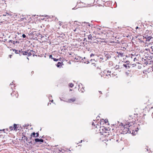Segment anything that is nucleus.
<instances>
[{"label": "nucleus", "instance_id": "nucleus-26", "mask_svg": "<svg viewBox=\"0 0 153 153\" xmlns=\"http://www.w3.org/2000/svg\"><path fill=\"white\" fill-rule=\"evenodd\" d=\"M86 27H87V26H88V27H90V24L88 23H86Z\"/></svg>", "mask_w": 153, "mask_h": 153}, {"label": "nucleus", "instance_id": "nucleus-4", "mask_svg": "<svg viewBox=\"0 0 153 153\" xmlns=\"http://www.w3.org/2000/svg\"><path fill=\"white\" fill-rule=\"evenodd\" d=\"M97 57L100 58L99 61L100 62H104V59L103 56L101 55H98Z\"/></svg>", "mask_w": 153, "mask_h": 153}, {"label": "nucleus", "instance_id": "nucleus-64", "mask_svg": "<svg viewBox=\"0 0 153 153\" xmlns=\"http://www.w3.org/2000/svg\"><path fill=\"white\" fill-rule=\"evenodd\" d=\"M74 9V8H73L72 9Z\"/></svg>", "mask_w": 153, "mask_h": 153}, {"label": "nucleus", "instance_id": "nucleus-55", "mask_svg": "<svg viewBox=\"0 0 153 153\" xmlns=\"http://www.w3.org/2000/svg\"><path fill=\"white\" fill-rule=\"evenodd\" d=\"M99 92L102 94V92L101 91H99Z\"/></svg>", "mask_w": 153, "mask_h": 153}, {"label": "nucleus", "instance_id": "nucleus-38", "mask_svg": "<svg viewBox=\"0 0 153 153\" xmlns=\"http://www.w3.org/2000/svg\"><path fill=\"white\" fill-rule=\"evenodd\" d=\"M12 83H10V86H11V88H12V85H13V82H12Z\"/></svg>", "mask_w": 153, "mask_h": 153}, {"label": "nucleus", "instance_id": "nucleus-43", "mask_svg": "<svg viewBox=\"0 0 153 153\" xmlns=\"http://www.w3.org/2000/svg\"><path fill=\"white\" fill-rule=\"evenodd\" d=\"M89 35V34H88V33H85V36H87V35Z\"/></svg>", "mask_w": 153, "mask_h": 153}, {"label": "nucleus", "instance_id": "nucleus-41", "mask_svg": "<svg viewBox=\"0 0 153 153\" xmlns=\"http://www.w3.org/2000/svg\"><path fill=\"white\" fill-rule=\"evenodd\" d=\"M83 45H82V46H85V45L86 44V43H85V42H83Z\"/></svg>", "mask_w": 153, "mask_h": 153}, {"label": "nucleus", "instance_id": "nucleus-57", "mask_svg": "<svg viewBox=\"0 0 153 153\" xmlns=\"http://www.w3.org/2000/svg\"><path fill=\"white\" fill-rule=\"evenodd\" d=\"M30 51L33 52V50H31V51Z\"/></svg>", "mask_w": 153, "mask_h": 153}, {"label": "nucleus", "instance_id": "nucleus-35", "mask_svg": "<svg viewBox=\"0 0 153 153\" xmlns=\"http://www.w3.org/2000/svg\"><path fill=\"white\" fill-rule=\"evenodd\" d=\"M49 58H51L52 59V58H53L52 57V55H49Z\"/></svg>", "mask_w": 153, "mask_h": 153}, {"label": "nucleus", "instance_id": "nucleus-39", "mask_svg": "<svg viewBox=\"0 0 153 153\" xmlns=\"http://www.w3.org/2000/svg\"><path fill=\"white\" fill-rule=\"evenodd\" d=\"M32 140H31L30 141H28V143H29V144H32Z\"/></svg>", "mask_w": 153, "mask_h": 153}, {"label": "nucleus", "instance_id": "nucleus-46", "mask_svg": "<svg viewBox=\"0 0 153 153\" xmlns=\"http://www.w3.org/2000/svg\"><path fill=\"white\" fill-rule=\"evenodd\" d=\"M82 140H81L80 141V142H79V143H82Z\"/></svg>", "mask_w": 153, "mask_h": 153}, {"label": "nucleus", "instance_id": "nucleus-63", "mask_svg": "<svg viewBox=\"0 0 153 153\" xmlns=\"http://www.w3.org/2000/svg\"><path fill=\"white\" fill-rule=\"evenodd\" d=\"M70 91H72V90H71V89H70Z\"/></svg>", "mask_w": 153, "mask_h": 153}, {"label": "nucleus", "instance_id": "nucleus-54", "mask_svg": "<svg viewBox=\"0 0 153 153\" xmlns=\"http://www.w3.org/2000/svg\"><path fill=\"white\" fill-rule=\"evenodd\" d=\"M12 55H10V57L11 58V56Z\"/></svg>", "mask_w": 153, "mask_h": 153}, {"label": "nucleus", "instance_id": "nucleus-22", "mask_svg": "<svg viewBox=\"0 0 153 153\" xmlns=\"http://www.w3.org/2000/svg\"><path fill=\"white\" fill-rule=\"evenodd\" d=\"M12 43H13V44L15 45L16 43H19V41H13Z\"/></svg>", "mask_w": 153, "mask_h": 153}, {"label": "nucleus", "instance_id": "nucleus-50", "mask_svg": "<svg viewBox=\"0 0 153 153\" xmlns=\"http://www.w3.org/2000/svg\"><path fill=\"white\" fill-rule=\"evenodd\" d=\"M99 117H97V120H98V118H99Z\"/></svg>", "mask_w": 153, "mask_h": 153}, {"label": "nucleus", "instance_id": "nucleus-28", "mask_svg": "<svg viewBox=\"0 0 153 153\" xmlns=\"http://www.w3.org/2000/svg\"><path fill=\"white\" fill-rule=\"evenodd\" d=\"M13 127L12 126L10 127V130H12L13 129H14L13 128Z\"/></svg>", "mask_w": 153, "mask_h": 153}, {"label": "nucleus", "instance_id": "nucleus-29", "mask_svg": "<svg viewBox=\"0 0 153 153\" xmlns=\"http://www.w3.org/2000/svg\"><path fill=\"white\" fill-rule=\"evenodd\" d=\"M22 37L23 38H25L26 37V35L25 34H23L22 35Z\"/></svg>", "mask_w": 153, "mask_h": 153}, {"label": "nucleus", "instance_id": "nucleus-58", "mask_svg": "<svg viewBox=\"0 0 153 153\" xmlns=\"http://www.w3.org/2000/svg\"><path fill=\"white\" fill-rule=\"evenodd\" d=\"M60 100H61V101H62V100L61 98H60Z\"/></svg>", "mask_w": 153, "mask_h": 153}, {"label": "nucleus", "instance_id": "nucleus-18", "mask_svg": "<svg viewBox=\"0 0 153 153\" xmlns=\"http://www.w3.org/2000/svg\"><path fill=\"white\" fill-rule=\"evenodd\" d=\"M21 52H22V54L23 55H27L28 53L27 51H21Z\"/></svg>", "mask_w": 153, "mask_h": 153}, {"label": "nucleus", "instance_id": "nucleus-49", "mask_svg": "<svg viewBox=\"0 0 153 153\" xmlns=\"http://www.w3.org/2000/svg\"><path fill=\"white\" fill-rule=\"evenodd\" d=\"M21 21L23 20V18H21Z\"/></svg>", "mask_w": 153, "mask_h": 153}, {"label": "nucleus", "instance_id": "nucleus-47", "mask_svg": "<svg viewBox=\"0 0 153 153\" xmlns=\"http://www.w3.org/2000/svg\"><path fill=\"white\" fill-rule=\"evenodd\" d=\"M136 59V58H135L134 59V61H135V59Z\"/></svg>", "mask_w": 153, "mask_h": 153}, {"label": "nucleus", "instance_id": "nucleus-51", "mask_svg": "<svg viewBox=\"0 0 153 153\" xmlns=\"http://www.w3.org/2000/svg\"><path fill=\"white\" fill-rule=\"evenodd\" d=\"M102 1H103V2H106L105 1L103 0H102Z\"/></svg>", "mask_w": 153, "mask_h": 153}, {"label": "nucleus", "instance_id": "nucleus-8", "mask_svg": "<svg viewBox=\"0 0 153 153\" xmlns=\"http://www.w3.org/2000/svg\"><path fill=\"white\" fill-rule=\"evenodd\" d=\"M13 51H14L15 53L16 54H18L19 53H20L21 52V51H22V50L21 49V50H19V51H18L17 50H16L15 49H13Z\"/></svg>", "mask_w": 153, "mask_h": 153}, {"label": "nucleus", "instance_id": "nucleus-12", "mask_svg": "<svg viewBox=\"0 0 153 153\" xmlns=\"http://www.w3.org/2000/svg\"><path fill=\"white\" fill-rule=\"evenodd\" d=\"M13 128V129L14 130L16 131L17 129L18 128V127H17V124H14Z\"/></svg>", "mask_w": 153, "mask_h": 153}, {"label": "nucleus", "instance_id": "nucleus-61", "mask_svg": "<svg viewBox=\"0 0 153 153\" xmlns=\"http://www.w3.org/2000/svg\"><path fill=\"white\" fill-rule=\"evenodd\" d=\"M29 140H30L29 141H30L31 140H30V139H29Z\"/></svg>", "mask_w": 153, "mask_h": 153}, {"label": "nucleus", "instance_id": "nucleus-15", "mask_svg": "<svg viewBox=\"0 0 153 153\" xmlns=\"http://www.w3.org/2000/svg\"><path fill=\"white\" fill-rule=\"evenodd\" d=\"M118 55L119 56H120L121 57H123V53L122 52H119L118 53Z\"/></svg>", "mask_w": 153, "mask_h": 153}, {"label": "nucleus", "instance_id": "nucleus-42", "mask_svg": "<svg viewBox=\"0 0 153 153\" xmlns=\"http://www.w3.org/2000/svg\"><path fill=\"white\" fill-rule=\"evenodd\" d=\"M32 137H31V136L30 137V139H29L30 140H33V139H32Z\"/></svg>", "mask_w": 153, "mask_h": 153}, {"label": "nucleus", "instance_id": "nucleus-1", "mask_svg": "<svg viewBox=\"0 0 153 153\" xmlns=\"http://www.w3.org/2000/svg\"><path fill=\"white\" fill-rule=\"evenodd\" d=\"M101 75V76L103 77L104 78L108 79L110 77H113L115 75V74H114L113 73H112L111 74H108V75H105L102 72Z\"/></svg>", "mask_w": 153, "mask_h": 153}, {"label": "nucleus", "instance_id": "nucleus-10", "mask_svg": "<svg viewBox=\"0 0 153 153\" xmlns=\"http://www.w3.org/2000/svg\"><path fill=\"white\" fill-rule=\"evenodd\" d=\"M87 36H88V39L89 40H92L93 38L91 34H89V35H87Z\"/></svg>", "mask_w": 153, "mask_h": 153}, {"label": "nucleus", "instance_id": "nucleus-6", "mask_svg": "<svg viewBox=\"0 0 153 153\" xmlns=\"http://www.w3.org/2000/svg\"><path fill=\"white\" fill-rule=\"evenodd\" d=\"M102 73L105 75H108V74H111V71H108L106 70H104V71L102 72Z\"/></svg>", "mask_w": 153, "mask_h": 153}, {"label": "nucleus", "instance_id": "nucleus-56", "mask_svg": "<svg viewBox=\"0 0 153 153\" xmlns=\"http://www.w3.org/2000/svg\"><path fill=\"white\" fill-rule=\"evenodd\" d=\"M27 59L28 60H29V58H28V57H27Z\"/></svg>", "mask_w": 153, "mask_h": 153}, {"label": "nucleus", "instance_id": "nucleus-20", "mask_svg": "<svg viewBox=\"0 0 153 153\" xmlns=\"http://www.w3.org/2000/svg\"><path fill=\"white\" fill-rule=\"evenodd\" d=\"M105 56L106 57L107 59H108L111 57V56L108 54H106L105 55Z\"/></svg>", "mask_w": 153, "mask_h": 153}, {"label": "nucleus", "instance_id": "nucleus-40", "mask_svg": "<svg viewBox=\"0 0 153 153\" xmlns=\"http://www.w3.org/2000/svg\"><path fill=\"white\" fill-rule=\"evenodd\" d=\"M61 37H62L64 35L63 33H62V34H61Z\"/></svg>", "mask_w": 153, "mask_h": 153}, {"label": "nucleus", "instance_id": "nucleus-30", "mask_svg": "<svg viewBox=\"0 0 153 153\" xmlns=\"http://www.w3.org/2000/svg\"><path fill=\"white\" fill-rule=\"evenodd\" d=\"M36 134V137H38L39 136V134L38 132H37Z\"/></svg>", "mask_w": 153, "mask_h": 153}, {"label": "nucleus", "instance_id": "nucleus-16", "mask_svg": "<svg viewBox=\"0 0 153 153\" xmlns=\"http://www.w3.org/2000/svg\"><path fill=\"white\" fill-rule=\"evenodd\" d=\"M62 63V62H58L57 63V64H56V65L57 67L58 68L61 65V63Z\"/></svg>", "mask_w": 153, "mask_h": 153}, {"label": "nucleus", "instance_id": "nucleus-60", "mask_svg": "<svg viewBox=\"0 0 153 153\" xmlns=\"http://www.w3.org/2000/svg\"><path fill=\"white\" fill-rule=\"evenodd\" d=\"M3 16H6V15H4H4H3Z\"/></svg>", "mask_w": 153, "mask_h": 153}, {"label": "nucleus", "instance_id": "nucleus-52", "mask_svg": "<svg viewBox=\"0 0 153 153\" xmlns=\"http://www.w3.org/2000/svg\"><path fill=\"white\" fill-rule=\"evenodd\" d=\"M51 101L53 102V100H52Z\"/></svg>", "mask_w": 153, "mask_h": 153}, {"label": "nucleus", "instance_id": "nucleus-59", "mask_svg": "<svg viewBox=\"0 0 153 153\" xmlns=\"http://www.w3.org/2000/svg\"><path fill=\"white\" fill-rule=\"evenodd\" d=\"M117 142L118 141V140H116Z\"/></svg>", "mask_w": 153, "mask_h": 153}, {"label": "nucleus", "instance_id": "nucleus-13", "mask_svg": "<svg viewBox=\"0 0 153 153\" xmlns=\"http://www.w3.org/2000/svg\"><path fill=\"white\" fill-rule=\"evenodd\" d=\"M152 38L151 36H147L146 37V40L149 41L150 39Z\"/></svg>", "mask_w": 153, "mask_h": 153}, {"label": "nucleus", "instance_id": "nucleus-3", "mask_svg": "<svg viewBox=\"0 0 153 153\" xmlns=\"http://www.w3.org/2000/svg\"><path fill=\"white\" fill-rule=\"evenodd\" d=\"M78 26L77 27L75 30H74V31L75 32L76 31H77V33H79V30L82 31H84V32H85V31H84V30L83 29H80L81 28H82L83 25H78Z\"/></svg>", "mask_w": 153, "mask_h": 153}, {"label": "nucleus", "instance_id": "nucleus-48", "mask_svg": "<svg viewBox=\"0 0 153 153\" xmlns=\"http://www.w3.org/2000/svg\"><path fill=\"white\" fill-rule=\"evenodd\" d=\"M7 15H8L9 16L10 15V14L9 13H7Z\"/></svg>", "mask_w": 153, "mask_h": 153}, {"label": "nucleus", "instance_id": "nucleus-2", "mask_svg": "<svg viewBox=\"0 0 153 153\" xmlns=\"http://www.w3.org/2000/svg\"><path fill=\"white\" fill-rule=\"evenodd\" d=\"M79 60L81 62L83 63L88 64L89 63L88 59H86L85 57L82 58V57H79Z\"/></svg>", "mask_w": 153, "mask_h": 153}, {"label": "nucleus", "instance_id": "nucleus-21", "mask_svg": "<svg viewBox=\"0 0 153 153\" xmlns=\"http://www.w3.org/2000/svg\"><path fill=\"white\" fill-rule=\"evenodd\" d=\"M132 124H134V123H131L130 122H127V123L126 124L127 125H129V126H132Z\"/></svg>", "mask_w": 153, "mask_h": 153}, {"label": "nucleus", "instance_id": "nucleus-14", "mask_svg": "<svg viewBox=\"0 0 153 153\" xmlns=\"http://www.w3.org/2000/svg\"><path fill=\"white\" fill-rule=\"evenodd\" d=\"M36 134L35 132H33V133H32L30 135V136L31 137H36Z\"/></svg>", "mask_w": 153, "mask_h": 153}, {"label": "nucleus", "instance_id": "nucleus-36", "mask_svg": "<svg viewBox=\"0 0 153 153\" xmlns=\"http://www.w3.org/2000/svg\"><path fill=\"white\" fill-rule=\"evenodd\" d=\"M23 137L24 138V139L25 140H26V138H27L25 136H23V137L22 138H23Z\"/></svg>", "mask_w": 153, "mask_h": 153}, {"label": "nucleus", "instance_id": "nucleus-27", "mask_svg": "<svg viewBox=\"0 0 153 153\" xmlns=\"http://www.w3.org/2000/svg\"><path fill=\"white\" fill-rule=\"evenodd\" d=\"M27 54H28L27 56H30L32 55V54L30 52L28 53Z\"/></svg>", "mask_w": 153, "mask_h": 153}, {"label": "nucleus", "instance_id": "nucleus-24", "mask_svg": "<svg viewBox=\"0 0 153 153\" xmlns=\"http://www.w3.org/2000/svg\"><path fill=\"white\" fill-rule=\"evenodd\" d=\"M52 59H53L54 61H57L59 60L58 59H56V58H52Z\"/></svg>", "mask_w": 153, "mask_h": 153}, {"label": "nucleus", "instance_id": "nucleus-33", "mask_svg": "<svg viewBox=\"0 0 153 153\" xmlns=\"http://www.w3.org/2000/svg\"><path fill=\"white\" fill-rule=\"evenodd\" d=\"M115 136V135L114 134L113 136H112V139H114V140H115V139H114V137Z\"/></svg>", "mask_w": 153, "mask_h": 153}, {"label": "nucleus", "instance_id": "nucleus-32", "mask_svg": "<svg viewBox=\"0 0 153 153\" xmlns=\"http://www.w3.org/2000/svg\"><path fill=\"white\" fill-rule=\"evenodd\" d=\"M95 61V62H97V60H95V59H91L90 60V61L91 62H93V61Z\"/></svg>", "mask_w": 153, "mask_h": 153}, {"label": "nucleus", "instance_id": "nucleus-25", "mask_svg": "<svg viewBox=\"0 0 153 153\" xmlns=\"http://www.w3.org/2000/svg\"><path fill=\"white\" fill-rule=\"evenodd\" d=\"M44 142V140L42 139H40L39 142H40V143H43Z\"/></svg>", "mask_w": 153, "mask_h": 153}, {"label": "nucleus", "instance_id": "nucleus-23", "mask_svg": "<svg viewBox=\"0 0 153 153\" xmlns=\"http://www.w3.org/2000/svg\"><path fill=\"white\" fill-rule=\"evenodd\" d=\"M74 86V84H72V83H70L69 84V86L71 87L72 88Z\"/></svg>", "mask_w": 153, "mask_h": 153}, {"label": "nucleus", "instance_id": "nucleus-19", "mask_svg": "<svg viewBox=\"0 0 153 153\" xmlns=\"http://www.w3.org/2000/svg\"><path fill=\"white\" fill-rule=\"evenodd\" d=\"M97 55H98L95 54V53H91V54H90V57H92L93 56H97Z\"/></svg>", "mask_w": 153, "mask_h": 153}, {"label": "nucleus", "instance_id": "nucleus-37", "mask_svg": "<svg viewBox=\"0 0 153 153\" xmlns=\"http://www.w3.org/2000/svg\"><path fill=\"white\" fill-rule=\"evenodd\" d=\"M26 140L27 142H28V141H29L30 140L28 139L27 138H26Z\"/></svg>", "mask_w": 153, "mask_h": 153}, {"label": "nucleus", "instance_id": "nucleus-17", "mask_svg": "<svg viewBox=\"0 0 153 153\" xmlns=\"http://www.w3.org/2000/svg\"><path fill=\"white\" fill-rule=\"evenodd\" d=\"M40 139H39V138H38L35 139L34 140L35 141V143H34L35 144V143H36L39 142Z\"/></svg>", "mask_w": 153, "mask_h": 153}, {"label": "nucleus", "instance_id": "nucleus-45", "mask_svg": "<svg viewBox=\"0 0 153 153\" xmlns=\"http://www.w3.org/2000/svg\"><path fill=\"white\" fill-rule=\"evenodd\" d=\"M138 28V26H137L136 27V29H137Z\"/></svg>", "mask_w": 153, "mask_h": 153}, {"label": "nucleus", "instance_id": "nucleus-62", "mask_svg": "<svg viewBox=\"0 0 153 153\" xmlns=\"http://www.w3.org/2000/svg\"><path fill=\"white\" fill-rule=\"evenodd\" d=\"M33 73V71L32 72V73Z\"/></svg>", "mask_w": 153, "mask_h": 153}, {"label": "nucleus", "instance_id": "nucleus-34", "mask_svg": "<svg viewBox=\"0 0 153 153\" xmlns=\"http://www.w3.org/2000/svg\"><path fill=\"white\" fill-rule=\"evenodd\" d=\"M13 41L12 40H9V41H8V42H11V43H12V42H13Z\"/></svg>", "mask_w": 153, "mask_h": 153}, {"label": "nucleus", "instance_id": "nucleus-53", "mask_svg": "<svg viewBox=\"0 0 153 153\" xmlns=\"http://www.w3.org/2000/svg\"><path fill=\"white\" fill-rule=\"evenodd\" d=\"M84 91H82V93H83V92H84Z\"/></svg>", "mask_w": 153, "mask_h": 153}, {"label": "nucleus", "instance_id": "nucleus-11", "mask_svg": "<svg viewBox=\"0 0 153 153\" xmlns=\"http://www.w3.org/2000/svg\"><path fill=\"white\" fill-rule=\"evenodd\" d=\"M138 130H139V129H138V128H137V129H135V131H134V130H133L132 132V134H133V135L136 134V133H135V132H136V133H137V132L138 131Z\"/></svg>", "mask_w": 153, "mask_h": 153}, {"label": "nucleus", "instance_id": "nucleus-31", "mask_svg": "<svg viewBox=\"0 0 153 153\" xmlns=\"http://www.w3.org/2000/svg\"><path fill=\"white\" fill-rule=\"evenodd\" d=\"M102 120L104 121V122L105 123H106L108 122V120H104V119H102Z\"/></svg>", "mask_w": 153, "mask_h": 153}, {"label": "nucleus", "instance_id": "nucleus-5", "mask_svg": "<svg viewBox=\"0 0 153 153\" xmlns=\"http://www.w3.org/2000/svg\"><path fill=\"white\" fill-rule=\"evenodd\" d=\"M76 100V98H73L70 99H69L68 101H66L67 102L69 103H71L72 102H74ZM64 101L66 102L65 101Z\"/></svg>", "mask_w": 153, "mask_h": 153}, {"label": "nucleus", "instance_id": "nucleus-7", "mask_svg": "<svg viewBox=\"0 0 153 153\" xmlns=\"http://www.w3.org/2000/svg\"><path fill=\"white\" fill-rule=\"evenodd\" d=\"M11 96H14V95H15V97L17 98L18 97V94L16 93V91L15 92L14 91V92H13L12 93H11Z\"/></svg>", "mask_w": 153, "mask_h": 153}, {"label": "nucleus", "instance_id": "nucleus-44", "mask_svg": "<svg viewBox=\"0 0 153 153\" xmlns=\"http://www.w3.org/2000/svg\"><path fill=\"white\" fill-rule=\"evenodd\" d=\"M92 125L93 126V125H94V126H95V125H94V122H93V123H92Z\"/></svg>", "mask_w": 153, "mask_h": 153}, {"label": "nucleus", "instance_id": "nucleus-9", "mask_svg": "<svg viewBox=\"0 0 153 153\" xmlns=\"http://www.w3.org/2000/svg\"><path fill=\"white\" fill-rule=\"evenodd\" d=\"M129 64H123V66L125 67L126 69H128L130 67V66L129 65Z\"/></svg>", "mask_w": 153, "mask_h": 153}]
</instances>
